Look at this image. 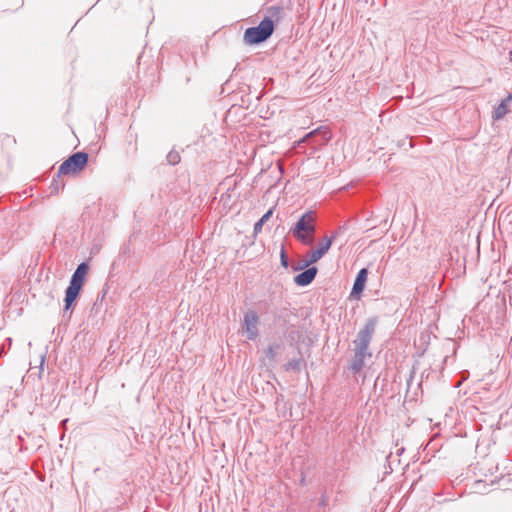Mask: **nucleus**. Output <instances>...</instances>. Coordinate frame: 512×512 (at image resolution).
<instances>
[{"label":"nucleus","instance_id":"f257e3e1","mask_svg":"<svg viewBox=\"0 0 512 512\" xmlns=\"http://www.w3.org/2000/svg\"><path fill=\"white\" fill-rule=\"evenodd\" d=\"M377 323V317L369 318L353 340L354 355L350 361L349 369L354 374L359 373L365 365V359L372 356V353L369 350V345L375 333Z\"/></svg>","mask_w":512,"mask_h":512},{"label":"nucleus","instance_id":"f03ea898","mask_svg":"<svg viewBox=\"0 0 512 512\" xmlns=\"http://www.w3.org/2000/svg\"><path fill=\"white\" fill-rule=\"evenodd\" d=\"M88 271H89L88 263L82 262L77 266L76 270L72 274L69 286L67 287V289L65 291L64 312H67L70 309V307L72 306V304L75 302V300L77 299V297L83 287L85 277H86Z\"/></svg>","mask_w":512,"mask_h":512},{"label":"nucleus","instance_id":"7ed1b4c3","mask_svg":"<svg viewBox=\"0 0 512 512\" xmlns=\"http://www.w3.org/2000/svg\"><path fill=\"white\" fill-rule=\"evenodd\" d=\"M315 231V217L312 211L305 212L291 229L293 236L305 245L313 243Z\"/></svg>","mask_w":512,"mask_h":512},{"label":"nucleus","instance_id":"20e7f679","mask_svg":"<svg viewBox=\"0 0 512 512\" xmlns=\"http://www.w3.org/2000/svg\"><path fill=\"white\" fill-rule=\"evenodd\" d=\"M274 32V22L265 17L258 26L249 27L244 32V42L248 45L260 44L266 41Z\"/></svg>","mask_w":512,"mask_h":512},{"label":"nucleus","instance_id":"39448f33","mask_svg":"<svg viewBox=\"0 0 512 512\" xmlns=\"http://www.w3.org/2000/svg\"><path fill=\"white\" fill-rule=\"evenodd\" d=\"M331 136L332 135L328 127L320 126L307 133L297 142V145L300 146L302 143H308L312 145L313 151H316L319 147L327 144L331 139Z\"/></svg>","mask_w":512,"mask_h":512},{"label":"nucleus","instance_id":"423d86ee","mask_svg":"<svg viewBox=\"0 0 512 512\" xmlns=\"http://www.w3.org/2000/svg\"><path fill=\"white\" fill-rule=\"evenodd\" d=\"M88 154L85 152H76L66 159L59 167V175L75 174L86 166Z\"/></svg>","mask_w":512,"mask_h":512},{"label":"nucleus","instance_id":"0eeeda50","mask_svg":"<svg viewBox=\"0 0 512 512\" xmlns=\"http://www.w3.org/2000/svg\"><path fill=\"white\" fill-rule=\"evenodd\" d=\"M259 317L255 311H248L244 315L242 329L248 340H255L258 335Z\"/></svg>","mask_w":512,"mask_h":512},{"label":"nucleus","instance_id":"6e6552de","mask_svg":"<svg viewBox=\"0 0 512 512\" xmlns=\"http://www.w3.org/2000/svg\"><path fill=\"white\" fill-rule=\"evenodd\" d=\"M318 269L310 267L295 276L294 282L301 287L309 285L316 277Z\"/></svg>","mask_w":512,"mask_h":512},{"label":"nucleus","instance_id":"1a4fd4ad","mask_svg":"<svg viewBox=\"0 0 512 512\" xmlns=\"http://www.w3.org/2000/svg\"><path fill=\"white\" fill-rule=\"evenodd\" d=\"M367 275H368V271L366 268H362L358 272L356 279L354 281L353 287H352V291H351L352 296L360 295L363 292V290L365 288L366 281H367Z\"/></svg>","mask_w":512,"mask_h":512},{"label":"nucleus","instance_id":"9d476101","mask_svg":"<svg viewBox=\"0 0 512 512\" xmlns=\"http://www.w3.org/2000/svg\"><path fill=\"white\" fill-rule=\"evenodd\" d=\"M511 100L512 95H508L507 98L502 100L501 103L495 108L493 112V118L495 120L502 119L508 113V105Z\"/></svg>","mask_w":512,"mask_h":512},{"label":"nucleus","instance_id":"9b49d317","mask_svg":"<svg viewBox=\"0 0 512 512\" xmlns=\"http://www.w3.org/2000/svg\"><path fill=\"white\" fill-rule=\"evenodd\" d=\"M322 257H323V255L321 254V251H318L317 249L313 250L309 253V258L307 260H305L299 267L295 268V270L304 269V268L308 267L309 265L317 262Z\"/></svg>","mask_w":512,"mask_h":512},{"label":"nucleus","instance_id":"f8f14e48","mask_svg":"<svg viewBox=\"0 0 512 512\" xmlns=\"http://www.w3.org/2000/svg\"><path fill=\"white\" fill-rule=\"evenodd\" d=\"M273 215V209H269L254 225V234H258L262 231L263 225L271 218Z\"/></svg>","mask_w":512,"mask_h":512},{"label":"nucleus","instance_id":"ddd939ff","mask_svg":"<svg viewBox=\"0 0 512 512\" xmlns=\"http://www.w3.org/2000/svg\"><path fill=\"white\" fill-rule=\"evenodd\" d=\"M302 366V359L301 358H295L290 361H288L284 367L286 371H297L299 372L301 370Z\"/></svg>","mask_w":512,"mask_h":512},{"label":"nucleus","instance_id":"4468645a","mask_svg":"<svg viewBox=\"0 0 512 512\" xmlns=\"http://www.w3.org/2000/svg\"><path fill=\"white\" fill-rule=\"evenodd\" d=\"M332 245V238L324 237L317 248L318 251H321V254L324 256Z\"/></svg>","mask_w":512,"mask_h":512},{"label":"nucleus","instance_id":"2eb2a0df","mask_svg":"<svg viewBox=\"0 0 512 512\" xmlns=\"http://www.w3.org/2000/svg\"><path fill=\"white\" fill-rule=\"evenodd\" d=\"M279 348H280V345L277 343L270 345L266 350V357L269 360H275V358L277 357Z\"/></svg>","mask_w":512,"mask_h":512},{"label":"nucleus","instance_id":"dca6fc26","mask_svg":"<svg viewBox=\"0 0 512 512\" xmlns=\"http://www.w3.org/2000/svg\"><path fill=\"white\" fill-rule=\"evenodd\" d=\"M167 161L171 165H176L180 162L181 157L177 151H170L166 157Z\"/></svg>","mask_w":512,"mask_h":512},{"label":"nucleus","instance_id":"f3484780","mask_svg":"<svg viewBox=\"0 0 512 512\" xmlns=\"http://www.w3.org/2000/svg\"><path fill=\"white\" fill-rule=\"evenodd\" d=\"M280 258H281V265L283 267L287 268L288 267V257L286 255L284 248H282V250H281Z\"/></svg>","mask_w":512,"mask_h":512},{"label":"nucleus","instance_id":"a211bd4d","mask_svg":"<svg viewBox=\"0 0 512 512\" xmlns=\"http://www.w3.org/2000/svg\"><path fill=\"white\" fill-rule=\"evenodd\" d=\"M44 362H45V356H44V355H42V356H41V361H40V367H39V368H40V373H42V372H43V369H44ZM39 377H41V374H39Z\"/></svg>","mask_w":512,"mask_h":512},{"label":"nucleus","instance_id":"6ab92c4d","mask_svg":"<svg viewBox=\"0 0 512 512\" xmlns=\"http://www.w3.org/2000/svg\"><path fill=\"white\" fill-rule=\"evenodd\" d=\"M339 233H340V230H337V231L332 233V235L329 237V238H332V242L337 238Z\"/></svg>","mask_w":512,"mask_h":512},{"label":"nucleus","instance_id":"aec40b11","mask_svg":"<svg viewBox=\"0 0 512 512\" xmlns=\"http://www.w3.org/2000/svg\"><path fill=\"white\" fill-rule=\"evenodd\" d=\"M6 341H7V345H8V349H9L11 347V344H12V339L11 338H7Z\"/></svg>","mask_w":512,"mask_h":512},{"label":"nucleus","instance_id":"412c9836","mask_svg":"<svg viewBox=\"0 0 512 512\" xmlns=\"http://www.w3.org/2000/svg\"><path fill=\"white\" fill-rule=\"evenodd\" d=\"M6 353V350L4 349V344L2 345L1 349H0V357L2 356V354Z\"/></svg>","mask_w":512,"mask_h":512}]
</instances>
